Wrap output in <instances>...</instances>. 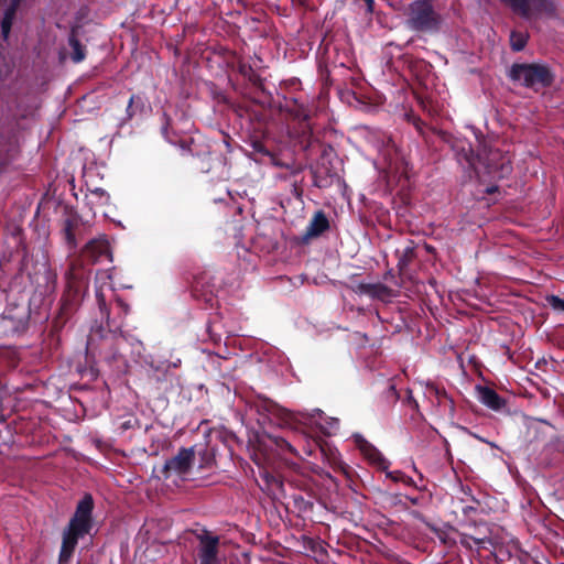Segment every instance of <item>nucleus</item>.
Here are the masks:
<instances>
[{"instance_id": "nucleus-25", "label": "nucleus", "mask_w": 564, "mask_h": 564, "mask_svg": "<svg viewBox=\"0 0 564 564\" xmlns=\"http://www.w3.org/2000/svg\"><path fill=\"white\" fill-rule=\"evenodd\" d=\"M68 44L72 48L70 58L74 63H80L86 57V47L77 39L75 31H72L68 37Z\"/></svg>"}, {"instance_id": "nucleus-15", "label": "nucleus", "mask_w": 564, "mask_h": 564, "mask_svg": "<svg viewBox=\"0 0 564 564\" xmlns=\"http://www.w3.org/2000/svg\"><path fill=\"white\" fill-rule=\"evenodd\" d=\"M84 260L96 263L102 259H110V246L106 237L95 238L88 241L82 250Z\"/></svg>"}, {"instance_id": "nucleus-5", "label": "nucleus", "mask_w": 564, "mask_h": 564, "mask_svg": "<svg viewBox=\"0 0 564 564\" xmlns=\"http://www.w3.org/2000/svg\"><path fill=\"white\" fill-rule=\"evenodd\" d=\"M405 26L413 32L435 34L441 30L442 15L433 4V0H413L405 12Z\"/></svg>"}, {"instance_id": "nucleus-1", "label": "nucleus", "mask_w": 564, "mask_h": 564, "mask_svg": "<svg viewBox=\"0 0 564 564\" xmlns=\"http://www.w3.org/2000/svg\"><path fill=\"white\" fill-rule=\"evenodd\" d=\"M66 288L61 299V305L54 315L51 329L47 336L50 347L57 349L61 345V333L66 324L70 321L88 288V278L85 270L72 262L65 273Z\"/></svg>"}, {"instance_id": "nucleus-23", "label": "nucleus", "mask_w": 564, "mask_h": 564, "mask_svg": "<svg viewBox=\"0 0 564 564\" xmlns=\"http://www.w3.org/2000/svg\"><path fill=\"white\" fill-rule=\"evenodd\" d=\"M398 268L401 273H404L409 264L416 258L415 246L411 242L402 250H397Z\"/></svg>"}, {"instance_id": "nucleus-32", "label": "nucleus", "mask_w": 564, "mask_h": 564, "mask_svg": "<svg viewBox=\"0 0 564 564\" xmlns=\"http://www.w3.org/2000/svg\"><path fill=\"white\" fill-rule=\"evenodd\" d=\"M460 543L466 546V547H469L471 549L474 545L475 546H479L481 543H482V540L480 539H475L473 536H469V535H464L460 540Z\"/></svg>"}, {"instance_id": "nucleus-33", "label": "nucleus", "mask_w": 564, "mask_h": 564, "mask_svg": "<svg viewBox=\"0 0 564 564\" xmlns=\"http://www.w3.org/2000/svg\"><path fill=\"white\" fill-rule=\"evenodd\" d=\"M207 333L209 335L210 340H213L215 344L220 341L221 336H220V334L215 333V324L214 323H208Z\"/></svg>"}, {"instance_id": "nucleus-37", "label": "nucleus", "mask_w": 564, "mask_h": 564, "mask_svg": "<svg viewBox=\"0 0 564 564\" xmlns=\"http://www.w3.org/2000/svg\"><path fill=\"white\" fill-rule=\"evenodd\" d=\"M296 117L302 121H308L311 116L306 110H302L301 113H297Z\"/></svg>"}, {"instance_id": "nucleus-19", "label": "nucleus", "mask_w": 564, "mask_h": 564, "mask_svg": "<svg viewBox=\"0 0 564 564\" xmlns=\"http://www.w3.org/2000/svg\"><path fill=\"white\" fill-rule=\"evenodd\" d=\"M329 229V220L323 210L316 212L307 228L305 236L310 238L318 237Z\"/></svg>"}, {"instance_id": "nucleus-16", "label": "nucleus", "mask_w": 564, "mask_h": 564, "mask_svg": "<svg viewBox=\"0 0 564 564\" xmlns=\"http://www.w3.org/2000/svg\"><path fill=\"white\" fill-rule=\"evenodd\" d=\"M82 230L80 217L77 214L68 216L63 221V236L68 249L74 252L78 246L77 236Z\"/></svg>"}, {"instance_id": "nucleus-20", "label": "nucleus", "mask_w": 564, "mask_h": 564, "mask_svg": "<svg viewBox=\"0 0 564 564\" xmlns=\"http://www.w3.org/2000/svg\"><path fill=\"white\" fill-rule=\"evenodd\" d=\"M358 291L378 300H386L392 296V290L382 283H359Z\"/></svg>"}, {"instance_id": "nucleus-36", "label": "nucleus", "mask_w": 564, "mask_h": 564, "mask_svg": "<svg viewBox=\"0 0 564 564\" xmlns=\"http://www.w3.org/2000/svg\"><path fill=\"white\" fill-rule=\"evenodd\" d=\"M21 2H22V0H11L6 10L17 13Z\"/></svg>"}, {"instance_id": "nucleus-24", "label": "nucleus", "mask_w": 564, "mask_h": 564, "mask_svg": "<svg viewBox=\"0 0 564 564\" xmlns=\"http://www.w3.org/2000/svg\"><path fill=\"white\" fill-rule=\"evenodd\" d=\"M145 108V99L140 95H132L126 109V120H131L134 116L144 113Z\"/></svg>"}, {"instance_id": "nucleus-30", "label": "nucleus", "mask_w": 564, "mask_h": 564, "mask_svg": "<svg viewBox=\"0 0 564 564\" xmlns=\"http://www.w3.org/2000/svg\"><path fill=\"white\" fill-rule=\"evenodd\" d=\"M117 306L119 308V313L116 317L110 316V319H116L117 322L121 319L123 322L124 317L128 315L130 311V306L121 299H117Z\"/></svg>"}, {"instance_id": "nucleus-7", "label": "nucleus", "mask_w": 564, "mask_h": 564, "mask_svg": "<svg viewBox=\"0 0 564 564\" xmlns=\"http://www.w3.org/2000/svg\"><path fill=\"white\" fill-rule=\"evenodd\" d=\"M336 154L333 147L326 145L314 165L311 166L313 183L318 188H328L337 182H340L337 167L334 164Z\"/></svg>"}, {"instance_id": "nucleus-28", "label": "nucleus", "mask_w": 564, "mask_h": 564, "mask_svg": "<svg viewBox=\"0 0 564 564\" xmlns=\"http://www.w3.org/2000/svg\"><path fill=\"white\" fill-rule=\"evenodd\" d=\"M322 451L332 467L338 468V469L344 468V463L340 458V454L338 453V451L336 448L328 447L327 451L324 448Z\"/></svg>"}, {"instance_id": "nucleus-27", "label": "nucleus", "mask_w": 564, "mask_h": 564, "mask_svg": "<svg viewBox=\"0 0 564 564\" xmlns=\"http://www.w3.org/2000/svg\"><path fill=\"white\" fill-rule=\"evenodd\" d=\"M17 13L4 10L3 18L1 20V35L4 41H7L10 36L13 21L15 19Z\"/></svg>"}, {"instance_id": "nucleus-31", "label": "nucleus", "mask_w": 564, "mask_h": 564, "mask_svg": "<svg viewBox=\"0 0 564 564\" xmlns=\"http://www.w3.org/2000/svg\"><path fill=\"white\" fill-rule=\"evenodd\" d=\"M547 304L555 311L564 312V300L557 295L546 296Z\"/></svg>"}, {"instance_id": "nucleus-8", "label": "nucleus", "mask_w": 564, "mask_h": 564, "mask_svg": "<svg viewBox=\"0 0 564 564\" xmlns=\"http://www.w3.org/2000/svg\"><path fill=\"white\" fill-rule=\"evenodd\" d=\"M144 364L148 366L145 369L149 383H161L170 386L171 388L182 387L180 376L176 373V368L181 360L172 362L169 360H156L153 355L143 357Z\"/></svg>"}, {"instance_id": "nucleus-17", "label": "nucleus", "mask_w": 564, "mask_h": 564, "mask_svg": "<svg viewBox=\"0 0 564 564\" xmlns=\"http://www.w3.org/2000/svg\"><path fill=\"white\" fill-rule=\"evenodd\" d=\"M25 310L21 308V312L17 314L12 313V310H6L0 318V325L2 326V333L4 335L14 334L24 326Z\"/></svg>"}, {"instance_id": "nucleus-11", "label": "nucleus", "mask_w": 564, "mask_h": 564, "mask_svg": "<svg viewBox=\"0 0 564 564\" xmlns=\"http://www.w3.org/2000/svg\"><path fill=\"white\" fill-rule=\"evenodd\" d=\"M352 441L357 448L360 451V453L364 455V457L375 467H377L379 470L386 471L387 477L393 479L394 481H398L399 471L392 473L388 471V468L390 466L389 460L381 454V452L375 447L372 444H370L361 434L355 433L352 434Z\"/></svg>"}, {"instance_id": "nucleus-14", "label": "nucleus", "mask_w": 564, "mask_h": 564, "mask_svg": "<svg viewBox=\"0 0 564 564\" xmlns=\"http://www.w3.org/2000/svg\"><path fill=\"white\" fill-rule=\"evenodd\" d=\"M198 562L199 564H220L218 557L219 538L208 532L198 535Z\"/></svg>"}, {"instance_id": "nucleus-21", "label": "nucleus", "mask_w": 564, "mask_h": 564, "mask_svg": "<svg viewBox=\"0 0 564 564\" xmlns=\"http://www.w3.org/2000/svg\"><path fill=\"white\" fill-rule=\"evenodd\" d=\"M496 391L497 390H476L477 399L486 406L495 411H500L505 409L506 401L499 397Z\"/></svg>"}, {"instance_id": "nucleus-46", "label": "nucleus", "mask_w": 564, "mask_h": 564, "mask_svg": "<svg viewBox=\"0 0 564 564\" xmlns=\"http://www.w3.org/2000/svg\"><path fill=\"white\" fill-rule=\"evenodd\" d=\"M6 387H7V383H6V382H1V381H0V389H3V388H6Z\"/></svg>"}, {"instance_id": "nucleus-48", "label": "nucleus", "mask_w": 564, "mask_h": 564, "mask_svg": "<svg viewBox=\"0 0 564 564\" xmlns=\"http://www.w3.org/2000/svg\"><path fill=\"white\" fill-rule=\"evenodd\" d=\"M475 388L480 389V388H486V387L481 386V384H476Z\"/></svg>"}, {"instance_id": "nucleus-2", "label": "nucleus", "mask_w": 564, "mask_h": 564, "mask_svg": "<svg viewBox=\"0 0 564 564\" xmlns=\"http://www.w3.org/2000/svg\"><path fill=\"white\" fill-rule=\"evenodd\" d=\"M97 304L101 314V318L106 319L108 333L101 337L98 356L101 360L112 367L118 373L126 372L128 368L124 356L119 351L122 337V321L117 322L110 319V311L107 306L105 295L96 292Z\"/></svg>"}, {"instance_id": "nucleus-39", "label": "nucleus", "mask_w": 564, "mask_h": 564, "mask_svg": "<svg viewBox=\"0 0 564 564\" xmlns=\"http://www.w3.org/2000/svg\"><path fill=\"white\" fill-rule=\"evenodd\" d=\"M497 191H498V186L492 185V186L487 187L486 193L487 194H492V193H495Z\"/></svg>"}, {"instance_id": "nucleus-35", "label": "nucleus", "mask_w": 564, "mask_h": 564, "mask_svg": "<svg viewBox=\"0 0 564 564\" xmlns=\"http://www.w3.org/2000/svg\"><path fill=\"white\" fill-rule=\"evenodd\" d=\"M134 421L135 420L133 417H128L127 420H124L120 423L119 429L121 431H127L133 426Z\"/></svg>"}, {"instance_id": "nucleus-43", "label": "nucleus", "mask_w": 564, "mask_h": 564, "mask_svg": "<svg viewBox=\"0 0 564 564\" xmlns=\"http://www.w3.org/2000/svg\"><path fill=\"white\" fill-rule=\"evenodd\" d=\"M87 346H88V349H91V350L94 349V338H89Z\"/></svg>"}, {"instance_id": "nucleus-9", "label": "nucleus", "mask_w": 564, "mask_h": 564, "mask_svg": "<svg viewBox=\"0 0 564 564\" xmlns=\"http://www.w3.org/2000/svg\"><path fill=\"white\" fill-rule=\"evenodd\" d=\"M516 14L525 20L557 15V0H501Z\"/></svg>"}, {"instance_id": "nucleus-13", "label": "nucleus", "mask_w": 564, "mask_h": 564, "mask_svg": "<svg viewBox=\"0 0 564 564\" xmlns=\"http://www.w3.org/2000/svg\"><path fill=\"white\" fill-rule=\"evenodd\" d=\"M484 165L485 172L492 178L503 180L512 173V161L508 153L499 150H490L479 162Z\"/></svg>"}, {"instance_id": "nucleus-34", "label": "nucleus", "mask_w": 564, "mask_h": 564, "mask_svg": "<svg viewBox=\"0 0 564 564\" xmlns=\"http://www.w3.org/2000/svg\"><path fill=\"white\" fill-rule=\"evenodd\" d=\"M249 79L257 88L263 90L262 78L259 75L252 73Z\"/></svg>"}, {"instance_id": "nucleus-44", "label": "nucleus", "mask_w": 564, "mask_h": 564, "mask_svg": "<svg viewBox=\"0 0 564 564\" xmlns=\"http://www.w3.org/2000/svg\"><path fill=\"white\" fill-rule=\"evenodd\" d=\"M69 388H80V389H84V388H88L86 383L84 384H72Z\"/></svg>"}, {"instance_id": "nucleus-22", "label": "nucleus", "mask_w": 564, "mask_h": 564, "mask_svg": "<svg viewBox=\"0 0 564 564\" xmlns=\"http://www.w3.org/2000/svg\"><path fill=\"white\" fill-rule=\"evenodd\" d=\"M22 260L23 258H20V254H15V256H11L10 258H3L0 260V271H1V274H0V289H2L3 291H6V289L3 288V284H4V280L10 274L12 268H11V264H12V261H15V267L18 269V273H21L23 268H22Z\"/></svg>"}, {"instance_id": "nucleus-45", "label": "nucleus", "mask_w": 564, "mask_h": 564, "mask_svg": "<svg viewBox=\"0 0 564 564\" xmlns=\"http://www.w3.org/2000/svg\"><path fill=\"white\" fill-rule=\"evenodd\" d=\"M7 354H8V351H7V350H4V349H1V350H0V357L6 356Z\"/></svg>"}, {"instance_id": "nucleus-42", "label": "nucleus", "mask_w": 564, "mask_h": 564, "mask_svg": "<svg viewBox=\"0 0 564 564\" xmlns=\"http://www.w3.org/2000/svg\"><path fill=\"white\" fill-rule=\"evenodd\" d=\"M85 372H87L91 378L97 377V371H95L94 368H90L89 370H86Z\"/></svg>"}, {"instance_id": "nucleus-40", "label": "nucleus", "mask_w": 564, "mask_h": 564, "mask_svg": "<svg viewBox=\"0 0 564 564\" xmlns=\"http://www.w3.org/2000/svg\"><path fill=\"white\" fill-rule=\"evenodd\" d=\"M414 124H415L416 129L421 131L422 126H424V122L421 119H416Z\"/></svg>"}, {"instance_id": "nucleus-12", "label": "nucleus", "mask_w": 564, "mask_h": 564, "mask_svg": "<svg viewBox=\"0 0 564 564\" xmlns=\"http://www.w3.org/2000/svg\"><path fill=\"white\" fill-rule=\"evenodd\" d=\"M194 448H182L172 458L167 459L163 466V475L166 479L178 478L184 480L189 475L194 464Z\"/></svg>"}, {"instance_id": "nucleus-26", "label": "nucleus", "mask_w": 564, "mask_h": 564, "mask_svg": "<svg viewBox=\"0 0 564 564\" xmlns=\"http://www.w3.org/2000/svg\"><path fill=\"white\" fill-rule=\"evenodd\" d=\"M529 36L525 33L512 31L510 34V46L513 52L522 51L527 43Z\"/></svg>"}, {"instance_id": "nucleus-6", "label": "nucleus", "mask_w": 564, "mask_h": 564, "mask_svg": "<svg viewBox=\"0 0 564 564\" xmlns=\"http://www.w3.org/2000/svg\"><path fill=\"white\" fill-rule=\"evenodd\" d=\"M508 77L525 88L539 91L552 86L554 74L551 68L541 63H514L511 65Z\"/></svg>"}, {"instance_id": "nucleus-3", "label": "nucleus", "mask_w": 564, "mask_h": 564, "mask_svg": "<svg viewBox=\"0 0 564 564\" xmlns=\"http://www.w3.org/2000/svg\"><path fill=\"white\" fill-rule=\"evenodd\" d=\"M93 497L85 495L77 503L76 511L63 532L59 552L61 562H67L72 557L78 540L90 533L93 529Z\"/></svg>"}, {"instance_id": "nucleus-10", "label": "nucleus", "mask_w": 564, "mask_h": 564, "mask_svg": "<svg viewBox=\"0 0 564 564\" xmlns=\"http://www.w3.org/2000/svg\"><path fill=\"white\" fill-rule=\"evenodd\" d=\"M441 138L451 147L456 161L463 169L476 170V163L481 161V156L475 154L473 145L467 139L447 132H441Z\"/></svg>"}, {"instance_id": "nucleus-41", "label": "nucleus", "mask_w": 564, "mask_h": 564, "mask_svg": "<svg viewBox=\"0 0 564 564\" xmlns=\"http://www.w3.org/2000/svg\"><path fill=\"white\" fill-rule=\"evenodd\" d=\"M4 421H6V413H4L2 405L0 404V422H4Z\"/></svg>"}, {"instance_id": "nucleus-18", "label": "nucleus", "mask_w": 564, "mask_h": 564, "mask_svg": "<svg viewBox=\"0 0 564 564\" xmlns=\"http://www.w3.org/2000/svg\"><path fill=\"white\" fill-rule=\"evenodd\" d=\"M162 118H163V124L161 128V133H162L163 138L172 144H177L182 151V154L197 155V153L193 149V145L195 144L194 140L192 138L191 139H181L176 142L169 132V128L171 124V118L169 117V115L166 112L163 113Z\"/></svg>"}, {"instance_id": "nucleus-38", "label": "nucleus", "mask_w": 564, "mask_h": 564, "mask_svg": "<svg viewBox=\"0 0 564 564\" xmlns=\"http://www.w3.org/2000/svg\"><path fill=\"white\" fill-rule=\"evenodd\" d=\"M525 424L529 426V427H532L536 424H539V422L534 419H525Z\"/></svg>"}, {"instance_id": "nucleus-47", "label": "nucleus", "mask_w": 564, "mask_h": 564, "mask_svg": "<svg viewBox=\"0 0 564 564\" xmlns=\"http://www.w3.org/2000/svg\"><path fill=\"white\" fill-rule=\"evenodd\" d=\"M23 388L30 389V388H33V386H32V384H30V383H28V384H25Z\"/></svg>"}, {"instance_id": "nucleus-29", "label": "nucleus", "mask_w": 564, "mask_h": 564, "mask_svg": "<svg viewBox=\"0 0 564 564\" xmlns=\"http://www.w3.org/2000/svg\"><path fill=\"white\" fill-rule=\"evenodd\" d=\"M90 193L93 196L97 198V200L95 202L96 204L102 206L109 203L110 196L104 188L97 187L93 189Z\"/></svg>"}, {"instance_id": "nucleus-4", "label": "nucleus", "mask_w": 564, "mask_h": 564, "mask_svg": "<svg viewBox=\"0 0 564 564\" xmlns=\"http://www.w3.org/2000/svg\"><path fill=\"white\" fill-rule=\"evenodd\" d=\"M276 419L285 427L297 430L301 426H315L325 435L338 432L340 422L337 417L327 416L321 409L312 411H292L286 408H276Z\"/></svg>"}]
</instances>
